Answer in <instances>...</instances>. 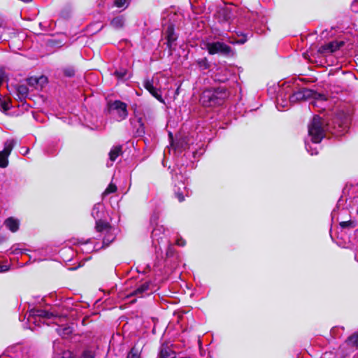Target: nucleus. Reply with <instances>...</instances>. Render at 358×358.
<instances>
[{"mask_svg":"<svg viewBox=\"0 0 358 358\" xmlns=\"http://www.w3.org/2000/svg\"><path fill=\"white\" fill-rule=\"evenodd\" d=\"M313 99L310 101V105L313 107H322L326 98L324 95L317 94L315 91L306 88L299 90L292 94L283 95L282 92L278 94L276 98V108L281 110L285 108H287L290 103H295L297 101Z\"/></svg>","mask_w":358,"mask_h":358,"instance_id":"obj_1","label":"nucleus"},{"mask_svg":"<svg viewBox=\"0 0 358 358\" xmlns=\"http://www.w3.org/2000/svg\"><path fill=\"white\" fill-rule=\"evenodd\" d=\"M308 135L312 144L315 146L313 147L311 144L306 141V149L311 155H317L318 153V144L324 137V122L318 115H315L309 124Z\"/></svg>","mask_w":358,"mask_h":358,"instance_id":"obj_2","label":"nucleus"},{"mask_svg":"<svg viewBox=\"0 0 358 358\" xmlns=\"http://www.w3.org/2000/svg\"><path fill=\"white\" fill-rule=\"evenodd\" d=\"M228 96V91L223 87L208 89L203 92L200 102L205 107L220 106L224 103Z\"/></svg>","mask_w":358,"mask_h":358,"instance_id":"obj_3","label":"nucleus"},{"mask_svg":"<svg viewBox=\"0 0 358 358\" xmlns=\"http://www.w3.org/2000/svg\"><path fill=\"white\" fill-rule=\"evenodd\" d=\"M231 12L228 8H222L218 11V19L220 24L218 29L223 32L234 31L240 38L236 41H231L230 43L233 44H243L248 41V34H243L241 31L233 30L231 27Z\"/></svg>","mask_w":358,"mask_h":358,"instance_id":"obj_4","label":"nucleus"},{"mask_svg":"<svg viewBox=\"0 0 358 358\" xmlns=\"http://www.w3.org/2000/svg\"><path fill=\"white\" fill-rule=\"evenodd\" d=\"M96 230L103 236V246H108L116 237L117 229L103 220L96 221Z\"/></svg>","mask_w":358,"mask_h":358,"instance_id":"obj_5","label":"nucleus"},{"mask_svg":"<svg viewBox=\"0 0 358 358\" xmlns=\"http://www.w3.org/2000/svg\"><path fill=\"white\" fill-rule=\"evenodd\" d=\"M168 231L165 229L163 225L155 226L152 231V245L159 250H162V246H168L169 245V240L167 236Z\"/></svg>","mask_w":358,"mask_h":358,"instance_id":"obj_6","label":"nucleus"},{"mask_svg":"<svg viewBox=\"0 0 358 358\" xmlns=\"http://www.w3.org/2000/svg\"><path fill=\"white\" fill-rule=\"evenodd\" d=\"M55 317L56 316L51 312L43 309L34 308L29 312L27 320L29 322H32L39 326L42 320L44 323L45 319H50Z\"/></svg>","mask_w":358,"mask_h":358,"instance_id":"obj_7","label":"nucleus"},{"mask_svg":"<svg viewBox=\"0 0 358 358\" xmlns=\"http://www.w3.org/2000/svg\"><path fill=\"white\" fill-rule=\"evenodd\" d=\"M203 48L207 50L210 55L220 54L228 55L231 52L230 46L220 41L206 43Z\"/></svg>","mask_w":358,"mask_h":358,"instance_id":"obj_8","label":"nucleus"},{"mask_svg":"<svg viewBox=\"0 0 358 358\" xmlns=\"http://www.w3.org/2000/svg\"><path fill=\"white\" fill-rule=\"evenodd\" d=\"M156 80L157 78H153L151 80L145 79L143 82V86L158 101L164 103L160 90L156 87Z\"/></svg>","mask_w":358,"mask_h":358,"instance_id":"obj_9","label":"nucleus"},{"mask_svg":"<svg viewBox=\"0 0 358 358\" xmlns=\"http://www.w3.org/2000/svg\"><path fill=\"white\" fill-rule=\"evenodd\" d=\"M233 75L230 69L225 66L217 67L213 73V78L215 81L224 83Z\"/></svg>","mask_w":358,"mask_h":358,"instance_id":"obj_10","label":"nucleus"},{"mask_svg":"<svg viewBox=\"0 0 358 358\" xmlns=\"http://www.w3.org/2000/svg\"><path fill=\"white\" fill-rule=\"evenodd\" d=\"M150 285L148 281L141 282L130 293V295L143 297L144 295L148 294L149 292H152L150 288Z\"/></svg>","mask_w":358,"mask_h":358,"instance_id":"obj_11","label":"nucleus"},{"mask_svg":"<svg viewBox=\"0 0 358 358\" xmlns=\"http://www.w3.org/2000/svg\"><path fill=\"white\" fill-rule=\"evenodd\" d=\"M113 110H115L120 120H124L127 115V104L120 101H115L112 105Z\"/></svg>","mask_w":358,"mask_h":358,"instance_id":"obj_12","label":"nucleus"},{"mask_svg":"<svg viewBox=\"0 0 358 358\" xmlns=\"http://www.w3.org/2000/svg\"><path fill=\"white\" fill-rule=\"evenodd\" d=\"M183 178L182 176H180V182L178 183V186L176 185L175 194L180 202L185 200V194L188 196V190L185 185V182L182 180Z\"/></svg>","mask_w":358,"mask_h":358,"instance_id":"obj_13","label":"nucleus"},{"mask_svg":"<svg viewBox=\"0 0 358 358\" xmlns=\"http://www.w3.org/2000/svg\"><path fill=\"white\" fill-rule=\"evenodd\" d=\"M344 43L343 41H331L323 46H322L320 49V52L322 53L326 52H334L336 50L339 49L340 47L343 45Z\"/></svg>","mask_w":358,"mask_h":358,"instance_id":"obj_14","label":"nucleus"},{"mask_svg":"<svg viewBox=\"0 0 358 358\" xmlns=\"http://www.w3.org/2000/svg\"><path fill=\"white\" fill-rule=\"evenodd\" d=\"M5 227L11 232L15 233L19 229L20 220L13 217H10L4 221Z\"/></svg>","mask_w":358,"mask_h":358,"instance_id":"obj_15","label":"nucleus"},{"mask_svg":"<svg viewBox=\"0 0 358 358\" xmlns=\"http://www.w3.org/2000/svg\"><path fill=\"white\" fill-rule=\"evenodd\" d=\"M122 152V147L120 145L114 146L111 148L109 152V160L110 162H107V166H111L113 163L116 160L117 157Z\"/></svg>","mask_w":358,"mask_h":358,"instance_id":"obj_16","label":"nucleus"},{"mask_svg":"<svg viewBox=\"0 0 358 358\" xmlns=\"http://www.w3.org/2000/svg\"><path fill=\"white\" fill-rule=\"evenodd\" d=\"M28 94L29 89L26 85H19L16 87V96L20 101L25 100Z\"/></svg>","mask_w":358,"mask_h":358,"instance_id":"obj_17","label":"nucleus"},{"mask_svg":"<svg viewBox=\"0 0 358 358\" xmlns=\"http://www.w3.org/2000/svg\"><path fill=\"white\" fill-rule=\"evenodd\" d=\"M125 17L123 15H118L113 17L110 22V26L115 29H120L124 27Z\"/></svg>","mask_w":358,"mask_h":358,"instance_id":"obj_18","label":"nucleus"},{"mask_svg":"<svg viewBox=\"0 0 358 358\" xmlns=\"http://www.w3.org/2000/svg\"><path fill=\"white\" fill-rule=\"evenodd\" d=\"M166 35L167 39V45L171 48L172 47L173 43L177 39V37L174 32V28L172 25L168 26L166 31Z\"/></svg>","mask_w":358,"mask_h":358,"instance_id":"obj_19","label":"nucleus"},{"mask_svg":"<svg viewBox=\"0 0 358 358\" xmlns=\"http://www.w3.org/2000/svg\"><path fill=\"white\" fill-rule=\"evenodd\" d=\"M57 334L64 338H69L73 333V327L71 326H59L57 329Z\"/></svg>","mask_w":358,"mask_h":358,"instance_id":"obj_20","label":"nucleus"},{"mask_svg":"<svg viewBox=\"0 0 358 358\" xmlns=\"http://www.w3.org/2000/svg\"><path fill=\"white\" fill-rule=\"evenodd\" d=\"M15 145L16 141L15 139H8L4 143V148L1 152L6 154L7 156H9Z\"/></svg>","mask_w":358,"mask_h":358,"instance_id":"obj_21","label":"nucleus"},{"mask_svg":"<svg viewBox=\"0 0 358 358\" xmlns=\"http://www.w3.org/2000/svg\"><path fill=\"white\" fill-rule=\"evenodd\" d=\"M103 211V205L100 203L95 204L92 210V215L96 220H101V213Z\"/></svg>","mask_w":358,"mask_h":358,"instance_id":"obj_22","label":"nucleus"},{"mask_svg":"<svg viewBox=\"0 0 358 358\" xmlns=\"http://www.w3.org/2000/svg\"><path fill=\"white\" fill-rule=\"evenodd\" d=\"M196 64L201 71L207 70L210 68V63L207 58L203 57L196 60Z\"/></svg>","mask_w":358,"mask_h":358,"instance_id":"obj_23","label":"nucleus"},{"mask_svg":"<svg viewBox=\"0 0 358 358\" xmlns=\"http://www.w3.org/2000/svg\"><path fill=\"white\" fill-rule=\"evenodd\" d=\"M79 243L83 247L81 250L83 251H85L86 252H90L94 250H99V248H96L95 246H92V243H91L90 241H80Z\"/></svg>","mask_w":358,"mask_h":358,"instance_id":"obj_24","label":"nucleus"},{"mask_svg":"<svg viewBox=\"0 0 358 358\" xmlns=\"http://www.w3.org/2000/svg\"><path fill=\"white\" fill-rule=\"evenodd\" d=\"M94 357H95V350L93 348L90 347V348H86L83 351L80 358H94Z\"/></svg>","mask_w":358,"mask_h":358,"instance_id":"obj_25","label":"nucleus"},{"mask_svg":"<svg viewBox=\"0 0 358 358\" xmlns=\"http://www.w3.org/2000/svg\"><path fill=\"white\" fill-rule=\"evenodd\" d=\"M345 342L347 345L356 346L358 348V334L352 335L346 340Z\"/></svg>","mask_w":358,"mask_h":358,"instance_id":"obj_26","label":"nucleus"},{"mask_svg":"<svg viewBox=\"0 0 358 358\" xmlns=\"http://www.w3.org/2000/svg\"><path fill=\"white\" fill-rule=\"evenodd\" d=\"M8 156L2 152H0V167L6 168L8 164Z\"/></svg>","mask_w":358,"mask_h":358,"instance_id":"obj_27","label":"nucleus"},{"mask_svg":"<svg viewBox=\"0 0 358 358\" xmlns=\"http://www.w3.org/2000/svg\"><path fill=\"white\" fill-rule=\"evenodd\" d=\"M138 123L139 124V127L136 130V134L138 136H143L145 134V126L141 117H138Z\"/></svg>","mask_w":358,"mask_h":358,"instance_id":"obj_28","label":"nucleus"},{"mask_svg":"<svg viewBox=\"0 0 358 358\" xmlns=\"http://www.w3.org/2000/svg\"><path fill=\"white\" fill-rule=\"evenodd\" d=\"M129 0H115L114 5L117 8H126L129 6Z\"/></svg>","mask_w":358,"mask_h":358,"instance_id":"obj_29","label":"nucleus"},{"mask_svg":"<svg viewBox=\"0 0 358 358\" xmlns=\"http://www.w3.org/2000/svg\"><path fill=\"white\" fill-rule=\"evenodd\" d=\"M339 224L341 228L352 229V228L355 227V226H356L355 222L352 220L341 222Z\"/></svg>","mask_w":358,"mask_h":358,"instance_id":"obj_30","label":"nucleus"},{"mask_svg":"<svg viewBox=\"0 0 358 358\" xmlns=\"http://www.w3.org/2000/svg\"><path fill=\"white\" fill-rule=\"evenodd\" d=\"M116 190H117L116 185L113 184V183H110V184H109L108 187L106 189V190L104 191L103 194V195H107V194H111V193H114V192H116Z\"/></svg>","mask_w":358,"mask_h":358,"instance_id":"obj_31","label":"nucleus"},{"mask_svg":"<svg viewBox=\"0 0 358 358\" xmlns=\"http://www.w3.org/2000/svg\"><path fill=\"white\" fill-rule=\"evenodd\" d=\"M158 220H159V213H154L153 214H152L150 219V224L152 226H153L154 227L157 225H159L158 222H157Z\"/></svg>","mask_w":358,"mask_h":358,"instance_id":"obj_32","label":"nucleus"},{"mask_svg":"<svg viewBox=\"0 0 358 358\" xmlns=\"http://www.w3.org/2000/svg\"><path fill=\"white\" fill-rule=\"evenodd\" d=\"M127 358H140V354L135 348H132L127 355Z\"/></svg>","mask_w":358,"mask_h":358,"instance_id":"obj_33","label":"nucleus"},{"mask_svg":"<svg viewBox=\"0 0 358 358\" xmlns=\"http://www.w3.org/2000/svg\"><path fill=\"white\" fill-rule=\"evenodd\" d=\"M160 355H161L162 358H171V357L175 358V357L173 356V354L170 352H168V350L166 349L161 350Z\"/></svg>","mask_w":358,"mask_h":358,"instance_id":"obj_34","label":"nucleus"},{"mask_svg":"<svg viewBox=\"0 0 358 358\" xmlns=\"http://www.w3.org/2000/svg\"><path fill=\"white\" fill-rule=\"evenodd\" d=\"M0 107L3 111H6L10 109V104L5 100H1Z\"/></svg>","mask_w":358,"mask_h":358,"instance_id":"obj_35","label":"nucleus"},{"mask_svg":"<svg viewBox=\"0 0 358 358\" xmlns=\"http://www.w3.org/2000/svg\"><path fill=\"white\" fill-rule=\"evenodd\" d=\"M64 73L65 76L68 77H72L75 74V71L72 68H67L64 69Z\"/></svg>","mask_w":358,"mask_h":358,"instance_id":"obj_36","label":"nucleus"},{"mask_svg":"<svg viewBox=\"0 0 358 358\" xmlns=\"http://www.w3.org/2000/svg\"><path fill=\"white\" fill-rule=\"evenodd\" d=\"M115 74L120 78H123L127 75V71L126 70H121V71H116L115 72Z\"/></svg>","mask_w":358,"mask_h":358,"instance_id":"obj_37","label":"nucleus"},{"mask_svg":"<svg viewBox=\"0 0 358 358\" xmlns=\"http://www.w3.org/2000/svg\"><path fill=\"white\" fill-rule=\"evenodd\" d=\"M185 241L182 238H178L176 241V244L179 246H184L185 245Z\"/></svg>","mask_w":358,"mask_h":358,"instance_id":"obj_38","label":"nucleus"},{"mask_svg":"<svg viewBox=\"0 0 358 358\" xmlns=\"http://www.w3.org/2000/svg\"><path fill=\"white\" fill-rule=\"evenodd\" d=\"M27 82L29 85H34L35 84H37L38 80L36 78H30L27 80Z\"/></svg>","mask_w":358,"mask_h":358,"instance_id":"obj_39","label":"nucleus"},{"mask_svg":"<svg viewBox=\"0 0 358 358\" xmlns=\"http://www.w3.org/2000/svg\"><path fill=\"white\" fill-rule=\"evenodd\" d=\"M10 250H12L11 253H13V254H16L17 255V254L22 252L21 249L17 248H14V247H13V248H10Z\"/></svg>","mask_w":358,"mask_h":358,"instance_id":"obj_40","label":"nucleus"},{"mask_svg":"<svg viewBox=\"0 0 358 358\" xmlns=\"http://www.w3.org/2000/svg\"><path fill=\"white\" fill-rule=\"evenodd\" d=\"M8 270V267L7 266L0 265V273L7 271Z\"/></svg>","mask_w":358,"mask_h":358,"instance_id":"obj_41","label":"nucleus"},{"mask_svg":"<svg viewBox=\"0 0 358 358\" xmlns=\"http://www.w3.org/2000/svg\"><path fill=\"white\" fill-rule=\"evenodd\" d=\"M174 179H176V180H179L180 178H178V175H176L174 177H173Z\"/></svg>","mask_w":358,"mask_h":358,"instance_id":"obj_42","label":"nucleus"},{"mask_svg":"<svg viewBox=\"0 0 358 358\" xmlns=\"http://www.w3.org/2000/svg\"><path fill=\"white\" fill-rule=\"evenodd\" d=\"M343 124H347V120L345 119L344 122H342Z\"/></svg>","mask_w":358,"mask_h":358,"instance_id":"obj_43","label":"nucleus"},{"mask_svg":"<svg viewBox=\"0 0 358 358\" xmlns=\"http://www.w3.org/2000/svg\"><path fill=\"white\" fill-rule=\"evenodd\" d=\"M134 113L135 116L137 117L136 110H134Z\"/></svg>","mask_w":358,"mask_h":358,"instance_id":"obj_44","label":"nucleus"},{"mask_svg":"<svg viewBox=\"0 0 358 358\" xmlns=\"http://www.w3.org/2000/svg\"><path fill=\"white\" fill-rule=\"evenodd\" d=\"M24 155L28 152V149L27 150H24Z\"/></svg>","mask_w":358,"mask_h":358,"instance_id":"obj_45","label":"nucleus"},{"mask_svg":"<svg viewBox=\"0 0 358 358\" xmlns=\"http://www.w3.org/2000/svg\"><path fill=\"white\" fill-rule=\"evenodd\" d=\"M24 155L28 152V149L27 150H24Z\"/></svg>","mask_w":358,"mask_h":358,"instance_id":"obj_46","label":"nucleus"},{"mask_svg":"<svg viewBox=\"0 0 358 358\" xmlns=\"http://www.w3.org/2000/svg\"><path fill=\"white\" fill-rule=\"evenodd\" d=\"M171 358H174V357H171Z\"/></svg>","mask_w":358,"mask_h":358,"instance_id":"obj_47","label":"nucleus"}]
</instances>
